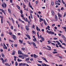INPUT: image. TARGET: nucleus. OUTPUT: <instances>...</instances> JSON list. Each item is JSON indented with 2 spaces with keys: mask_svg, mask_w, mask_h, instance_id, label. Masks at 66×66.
<instances>
[{
  "mask_svg": "<svg viewBox=\"0 0 66 66\" xmlns=\"http://www.w3.org/2000/svg\"><path fill=\"white\" fill-rule=\"evenodd\" d=\"M19 66H25L26 63H19Z\"/></svg>",
  "mask_w": 66,
  "mask_h": 66,
  "instance_id": "nucleus-2",
  "label": "nucleus"
},
{
  "mask_svg": "<svg viewBox=\"0 0 66 66\" xmlns=\"http://www.w3.org/2000/svg\"><path fill=\"white\" fill-rule=\"evenodd\" d=\"M62 2L63 4H65V2H64V1H62Z\"/></svg>",
  "mask_w": 66,
  "mask_h": 66,
  "instance_id": "nucleus-62",
  "label": "nucleus"
},
{
  "mask_svg": "<svg viewBox=\"0 0 66 66\" xmlns=\"http://www.w3.org/2000/svg\"><path fill=\"white\" fill-rule=\"evenodd\" d=\"M62 45H64V46H66V44L65 43H62Z\"/></svg>",
  "mask_w": 66,
  "mask_h": 66,
  "instance_id": "nucleus-57",
  "label": "nucleus"
},
{
  "mask_svg": "<svg viewBox=\"0 0 66 66\" xmlns=\"http://www.w3.org/2000/svg\"><path fill=\"white\" fill-rule=\"evenodd\" d=\"M23 54V53H21V51H20V54Z\"/></svg>",
  "mask_w": 66,
  "mask_h": 66,
  "instance_id": "nucleus-46",
  "label": "nucleus"
},
{
  "mask_svg": "<svg viewBox=\"0 0 66 66\" xmlns=\"http://www.w3.org/2000/svg\"><path fill=\"white\" fill-rule=\"evenodd\" d=\"M37 35L38 39H39V38H40V37H39V35L38 34V32H37Z\"/></svg>",
  "mask_w": 66,
  "mask_h": 66,
  "instance_id": "nucleus-20",
  "label": "nucleus"
},
{
  "mask_svg": "<svg viewBox=\"0 0 66 66\" xmlns=\"http://www.w3.org/2000/svg\"><path fill=\"white\" fill-rule=\"evenodd\" d=\"M62 28L63 29H64V30L66 29V27H62Z\"/></svg>",
  "mask_w": 66,
  "mask_h": 66,
  "instance_id": "nucleus-55",
  "label": "nucleus"
},
{
  "mask_svg": "<svg viewBox=\"0 0 66 66\" xmlns=\"http://www.w3.org/2000/svg\"><path fill=\"white\" fill-rule=\"evenodd\" d=\"M26 35L27 37L29 39H31V38L30 37V36H29L28 35Z\"/></svg>",
  "mask_w": 66,
  "mask_h": 66,
  "instance_id": "nucleus-14",
  "label": "nucleus"
},
{
  "mask_svg": "<svg viewBox=\"0 0 66 66\" xmlns=\"http://www.w3.org/2000/svg\"><path fill=\"white\" fill-rule=\"evenodd\" d=\"M26 29L27 31H28L29 30V27L27 26H26Z\"/></svg>",
  "mask_w": 66,
  "mask_h": 66,
  "instance_id": "nucleus-17",
  "label": "nucleus"
},
{
  "mask_svg": "<svg viewBox=\"0 0 66 66\" xmlns=\"http://www.w3.org/2000/svg\"><path fill=\"white\" fill-rule=\"evenodd\" d=\"M14 60L15 61H16V57L18 58V57H16V56H14Z\"/></svg>",
  "mask_w": 66,
  "mask_h": 66,
  "instance_id": "nucleus-18",
  "label": "nucleus"
},
{
  "mask_svg": "<svg viewBox=\"0 0 66 66\" xmlns=\"http://www.w3.org/2000/svg\"><path fill=\"white\" fill-rule=\"evenodd\" d=\"M62 38L64 39V41L65 42H66V38L65 37V36H64L63 35H62Z\"/></svg>",
  "mask_w": 66,
  "mask_h": 66,
  "instance_id": "nucleus-5",
  "label": "nucleus"
},
{
  "mask_svg": "<svg viewBox=\"0 0 66 66\" xmlns=\"http://www.w3.org/2000/svg\"><path fill=\"white\" fill-rule=\"evenodd\" d=\"M37 65L38 66H42L41 65H40L39 64H38Z\"/></svg>",
  "mask_w": 66,
  "mask_h": 66,
  "instance_id": "nucleus-63",
  "label": "nucleus"
},
{
  "mask_svg": "<svg viewBox=\"0 0 66 66\" xmlns=\"http://www.w3.org/2000/svg\"><path fill=\"white\" fill-rule=\"evenodd\" d=\"M3 51V50L2 49H1V50H0V51L1 52H2Z\"/></svg>",
  "mask_w": 66,
  "mask_h": 66,
  "instance_id": "nucleus-59",
  "label": "nucleus"
},
{
  "mask_svg": "<svg viewBox=\"0 0 66 66\" xmlns=\"http://www.w3.org/2000/svg\"><path fill=\"white\" fill-rule=\"evenodd\" d=\"M51 4L52 5H54V2L53 1H52L51 2Z\"/></svg>",
  "mask_w": 66,
  "mask_h": 66,
  "instance_id": "nucleus-27",
  "label": "nucleus"
},
{
  "mask_svg": "<svg viewBox=\"0 0 66 66\" xmlns=\"http://www.w3.org/2000/svg\"><path fill=\"white\" fill-rule=\"evenodd\" d=\"M17 60H18V61L19 62H21L22 61L21 60H19V59H18Z\"/></svg>",
  "mask_w": 66,
  "mask_h": 66,
  "instance_id": "nucleus-25",
  "label": "nucleus"
},
{
  "mask_svg": "<svg viewBox=\"0 0 66 66\" xmlns=\"http://www.w3.org/2000/svg\"><path fill=\"white\" fill-rule=\"evenodd\" d=\"M16 6L18 7V8L19 10H20V7L19 6H18V5H16Z\"/></svg>",
  "mask_w": 66,
  "mask_h": 66,
  "instance_id": "nucleus-24",
  "label": "nucleus"
},
{
  "mask_svg": "<svg viewBox=\"0 0 66 66\" xmlns=\"http://www.w3.org/2000/svg\"><path fill=\"white\" fill-rule=\"evenodd\" d=\"M10 3H12L13 2V0H10Z\"/></svg>",
  "mask_w": 66,
  "mask_h": 66,
  "instance_id": "nucleus-56",
  "label": "nucleus"
},
{
  "mask_svg": "<svg viewBox=\"0 0 66 66\" xmlns=\"http://www.w3.org/2000/svg\"><path fill=\"white\" fill-rule=\"evenodd\" d=\"M52 53L53 54H55V53H57L56 52H53Z\"/></svg>",
  "mask_w": 66,
  "mask_h": 66,
  "instance_id": "nucleus-31",
  "label": "nucleus"
},
{
  "mask_svg": "<svg viewBox=\"0 0 66 66\" xmlns=\"http://www.w3.org/2000/svg\"><path fill=\"white\" fill-rule=\"evenodd\" d=\"M32 44L33 45V46L34 47H36V44H35V43L34 42H32Z\"/></svg>",
  "mask_w": 66,
  "mask_h": 66,
  "instance_id": "nucleus-6",
  "label": "nucleus"
},
{
  "mask_svg": "<svg viewBox=\"0 0 66 66\" xmlns=\"http://www.w3.org/2000/svg\"><path fill=\"white\" fill-rule=\"evenodd\" d=\"M2 6L3 7H4V8H6V4L5 3V2H3V4L2 5Z\"/></svg>",
  "mask_w": 66,
  "mask_h": 66,
  "instance_id": "nucleus-1",
  "label": "nucleus"
},
{
  "mask_svg": "<svg viewBox=\"0 0 66 66\" xmlns=\"http://www.w3.org/2000/svg\"><path fill=\"white\" fill-rule=\"evenodd\" d=\"M15 66H17L18 65V63L17 62H15Z\"/></svg>",
  "mask_w": 66,
  "mask_h": 66,
  "instance_id": "nucleus-30",
  "label": "nucleus"
},
{
  "mask_svg": "<svg viewBox=\"0 0 66 66\" xmlns=\"http://www.w3.org/2000/svg\"><path fill=\"white\" fill-rule=\"evenodd\" d=\"M23 56L24 57H29V55H25L23 54Z\"/></svg>",
  "mask_w": 66,
  "mask_h": 66,
  "instance_id": "nucleus-13",
  "label": "nucleus"
},
{
  "mask_svg": "<svg viewBox=\"0 0 66 66\" xmlns=\"http://www.w3.org/2000/svg\"><path fill=\"white\" fill-rule=\"evenodd\" d=\"M24 16V15H23L22 14L21 15V17L22 18H24V16Z\"/></svg>",
  "mask_w": 66,
  "mask_h": 66,
  "instance_id": "nucleus-41",
  "label": "nucleus"
},
{
  "mask_svg": "<svg viewBox=\"0 0 66 66\" xmlns=\"http://www.w3.org/2000/svg\"><path fill=\"white\" fill-rule=\"evenodd\" d=\"M22 50H23V51H24V50H25V48L24 47H22Z\"/></svg>",
  "mask_w": 66,
  "mask_h": 66,
  "instance_id": "nucleus-37",
  "label": "nucleus"
},
{
  "mask_svg": "<svg viewBox=\"0 0 66 66\" xmlns=\"http://www.w3.org/2000/svg\"><path fill=\"white\" fill-rule=\"evenodd\" d=\"M55 18L56 21H57V17L56 15H55Z\"/></svg>",
  "mask_w": 66,
  "mask_h": 66,
  "instance_id": "nucleus-9",
  "label": "nucleus"
},
{
  "mask_svg": "<svg viewBox=\"0 0 66 66\" xmlns=\"http://www.w3.org/2000/svg\"><path fill=\"white\" fill-rule=\"evenodd\" d=\"M46 30H47V29H48V30H49V31H50V29L49 28H48V27H46Z\"/></svg>",
  "mask_w": 66,
  "mask_h": 66,
  "instance_id": "nucleus-47",
  "label": "nucleus"
},
{
  "mask_svg": "<svg viewBox=\"0 0 66 66\" xmlns=\"http://www.w3.org/2000/svg\"><path fill=\"white\" fill-rule=\"evenodd\" d=\"M55 4L57 5L58 4V2L57 1H55Z\"/></svg>",
  "mask_w": 66,
  "mask_h": 66,
  "instance_id": "nucleus-26",
  "label": "nucleus"
},
{
  "mask_svg": "<svg viewBox=\"0 0 66 66\" xmlns=\"http://www.w3.org/2000/svg\"><path fill=\"white\" fill-rule=\"evenodd\" d=\"M5 65L6 66V65H7L8 66L9 65V64L8 63H6L5 64Z\"/></svg>",
  "mask_w": 66,
  "mask_h": 66,
  "instance_id": "nucleus-38",
  "label": "nucleus"
},
{
  "mask_svg": "<svg viewBox=\"0 0 66 66\" xmlns=\"http://www.w3.org/2000/svg\"><path fill=\"white\" fill-rule=\"evenodd\" d=\"M65 16H66V13H64V14L63 15V17H65Z\"/></svg>",
  "mask_w": 66,
  "mask_h": 66,
  "instance_id": "nucleus-60",
  "label": "nucleus"
},
{
  "mask_svg": "<svg viewBox=\"0 0 66 66\" xmlns=\"http://www.w3.org/2000/svg\"><path fill=\"white\" fill-rule=\"evenodd\" d=\"M61 10H62V11H63V10H65V9H64V7H62L61 8Z\"/></svg>",
  "mask_w": 66,
  "mask_h": 66,
  "instance_id": "nucleus-48",
  "label": "nucleus"
},
{
  "mask_svg": "<svg viewBox=\"0 0 66 66\" xmlns=\"http://www.w3.org/2000/svg\"><path fill=\"white\" fill-rule=\"evenodd\" d=\"M19 41L20 43H21V44H22V43H23V42H22V41L21 40H19Z\"/></svg>",
  "mask_w": 66,
  "mask_h": 66,
  "instance_id": "nucleus-32",
  "label": "nucleus"
},
{
  "mask_svg": "<svg viewBox=\"0 0 66 66\" xmlns=\"http://www.w3.org/2000/svg\"><path fill=\"white\" fill-rule=\"evenodd\" d=\"M8 11L9 12V13H10V14H11V13H12V12H11V10H10V9H8Z\"/></svg>",
  "mask_w": 66,
  "mask_h": 66,
  "instance_id": "nucleus-12",
  "label": "nucleus"
},
{
  "mask_svg": "<svg viewBox=\"0 0 66 66\" xmlns=\"http://www.w3.org/2000/svg\"><path fill=\"white\" fill-rule=\"evenodd\" d=\"M48 56H50V57H52V55H51V54H49L48 55Z\"/></svg>",
  "mask_w": 66,
  "mask_h": 66,
  "instance_id": "nucleus-40",
  "label": "nucleus"
},
{
  "mask_svg": "<svg viewBox=\"0 0 66 66\" xmlns=\"http://www.w3.org/2000/svg\"><path fill=\"white\" fill-rule=\"evenodd\" d=\"M42 41H44V38L43 37L42 38Z\"/></svg>",
  "mask_w": 66,
  "mask_h": 66,
  "instance_id": "nucleus-51",
  "label": "nucleus"
},
{
  "mask_svg": "<svg viewBox=\"0 0 66 66\" xmlns=\"http://www.w3.org/2000/svg\"><path fill=\"white\" fill-rule=\"evenodd\" d=\"M59 46V47H60V48H63V46H62L61 45H60Z\"/></svg>",
  "mask_w": 66,
  "mask_h": 66,
  "instance_id": "nucleus-33",
  "label": "nucleus"
},
{
  "mask_svg": "<svg viewBox=\"0 0 66 66\" xmlns=\"http://www.w3.org/2000/svg\"><path fill=\"white\" fill-rule=\"evenodd\" d=\"M38 62H39V63H42V61H39L38 60Z\"/></svg>",
  "mask_w": 66,
  "mask_h": 66,
  "instance_id": "nucleus-58",
  "label": "nucleus"
},
{
  "mask_svg": "<svg viewBox=\"0 0 66 66\" xmlns=\"http://www.w3.org/2000/svg\"><path fill=\"white\" fill-rule=\"evenodd\" d=\"M47 47H48V48H50V49H51V48L50 46H47Z\"/></svg>",
  "mask_w": 66,
  "mask_h": 66,
  "instance_id": "nucleus-61",
  "label": "nucleus"
},
{
  "mask_svg": "<svg viewBox=\"0 0 66 66\" xmlns=\"http://www.w3.org/2000/svg\"><path fill=\"white\" fill-rule=\"evenodd\" d=\"M57 39V38H56L55 37L53 38V39H54V40H56V39Z\"/></svg>",
  "mask_w": 66,
  "mask_h": 66,
  "instance_id": "nucleus-45",
  "label": "nucleus"
},
{
  "mask_svg": "<svg viewBox=\"0 0 66 66\" xmlns=\"http://www.w3.org/2000/svg\"><path fill=\"white\" fill-rule=\"evenodd\" d=\"M44 23V24L45 25H47V23L46 22V21H45V20H44V21H43Z\"/></svg>",
  "mask_w": 66,
  "mask_h": 66,
  "instance_id": "nucleus-16",
  "label": "nucleus"
},
{
  "mask_svg": "<svg viewBox=\"0 0 66 66\" xmlns=\"http://www.w3.org/2000/svg\"><path fill=\"white\" fill-rule=\"evenodd\" d=\"M11 28L12 30H13V26H11Z\"/></svg>",
  "mask_w": 66,
  "mask_h": 66,
  "instance_id": "nucleus-43",
  "label": "nucleus"
},
{
  "mask_svg": "<svg viewBox=\"0 0 66 66\" xmlns=\"http://www.w3.org/2000/svg\"><path fill=\"white\" fill-rule=\"evenodd\" d=\"M19 57L20 58L23 57V55H19Z\"/></svg>",
  "mask_w": 66,
  "mask_h": 66,
  "instance_id": "nucleus-15",
  "label": "nucleus"
},
{
  "mask_svg": "<svg viewBox=\"0 0 66 66\" xmlns=\"http://www.w3.org/2000/svg\"><path fill=\"white\" fill-rule=\"evenodd\" d=\"M3 17H2V18L1 19V22L2 23H3Z\"/></svg>",
  "mask_w": 66,
  "mask_h": 66,
  "instance_id": "nucleus-22",
  "label": "nucleus"
},
{
  "mask_svg": "<svg viewBox=\"0 0 66 66\" xmlns=\"http://www.w3.org/2000/svg\"><path fill=\"white\" fill-rule=\"evenodd\" d=\"M14 46L15 47H17V44H14Z\"/></svg>",
  "mask_w": 66,
  "mask_h": 66,
  "instance_id": "nucleus-50",
  "label": "nucleus"
},
{
  "mask_svg": "<svg viewBox=\"0 0 66 66\" xmlns=\"http://www.w3.org/2000/svg\"><path fill=\"white\" fill-rule=\"evenodd\" d=\"M34 57L35 58H36V57H38V55H36L35 54H34L33 55Z\"/></svg>",
  "mask_w": 66,
  "mask_h": 66,
  "instance_id": "nucleus-7",
  "label": "nucleus"
},
{
  "mask_svg": "<svg viewBox=\"0 0 66 66\" xmlns=\"http://www.w3.org/2000/svg\"><path fill=\"white\" fill-rule=\"evenodd\" d=\"M36 29L38 31V27L37 26L36 27Z\"/></svg>",
  "mask_w": 66,
  "mask_h": 66,
  "instance_id": "nucleus-39",
  "label": "nucleus"
},
{
  "mask_svg": "<svg viewBox=\"0 0 66 66\" xmlns=\"http://www.w3.org/2000/svg\"><path fill=\"white\" fill-rule=\"evenodd\" d=\"M25 20L27 22H28V19L27 18H26Z\"/></svg>",
  "mask_w": 66,
  "mask_h": 66,
  "instance_id": "nucleus-64",
  "label": "nucleus"
},
{
  "mask_svg": "<svg viewBox=\"0 0 66 66\" xmlns=\"http://www.w3.org/2000/svg\"><path fill=\"white\" fill-rule=\"evenodd\" d=\"M1 11L3 13H4V14L5 15V12H4V10H2Z\"/></svg>",
  "mask_w": 66,
  "mask_h": 66,
  "instance_id": "nucleus-28",
  "label": "nucleus"
},
{
  "mask_svg": "<svg viewBox=\"0 0 66 66\" xmlns=\"http://www.w3.org/2000/svg\"><path fill=\"white\" fill-rule=\"evenodd\" d=\"M30 12L31 14V13H33V12L31 10H30Z\"/></svg>",
  "mask_w": 66,
  "mask_h": 66,
  "instance_id": "nucleus-54",
  "label": "nucleus"
},
{
  "mask_svg": "<svg viewBox=\"0 0 66 66\" xmlns=\"http://www.w3.org/2000/svg\"><path fill=\"white\" fill-rule=\"evenodd\" d=\"M12 38L14 40H16L17 38H16V36L13 35L12 36Z\"/></svg>",
  "mask_w": 66,
  "mask_h": 66,
  "instance_id": "nucleus-3",
  "label": "nucleus"
},
{
  "mask_svg": "<svg viewBox=\"0 0 66 66\" xmlns=\"http://www.w3.org/2000/svg\"><path fill=\"white\" fill-rule=\"evenodd\" d=\"M43 60H44V61H45L46 62V63H48V61H47V60H46V58L44 57H43Z\"/></svg>",
  "mask_w": 66,
  "mask_h": 66,
  "instance_id": "nucleus-8",
  "label": "nucleus"
},
{
  "mask_svg": "<svg viewBox=\"0 0 66 66\" xmlns=\"http://www.w3.org/2000/svg\"><path fill=\"white\" fill-rule=\"evenodd\" d=\"M58 17H62V15L60 14V13H58Z\"/></svg>",
  "mask_w": 66,
  "mask_h": 66,
  "instance_id": "nucleus-11",
  "label": "nucleus"
},
{
  "mask_svg": "<svg viewBox=\"0 0 66 66\" xmlns=\"http://www.w3.org/2000/svg\"><path fill=\"white\" fill-rule=\"evenodd\" d=\"M20 13L22 14L23 12H22V11L21 10H20Z\"/></svg>",
  "mask_w": 66,
  "mask_h": 66,
  "instance_id": "nucleus-53",
  "label": "nucleus"
},
{
  "mask_svg": "<svg viewBox=\"0 0 66 66\" xmlns=\"http://www.w3.org/2000/svg\"><path fill=\"white\" fill-rule=\"evenodd\" d=\"M36 40H37L36 38H35L34 39H33V41H34V42H35L36 41Z\"/></svg>",
  "mask_w": 66,
  "mask_h": 66,
  "instance_id": "nucleus-29",
  "label": "nucleus"
},
{
  "mask_svg": "<svg viewBox=\"0 0 66 66\" xmlns=\"http://www.w3.org/2000/svg\"><path fill=\"white\" fill-rule=\"evenodd\" d=\"M20 50H18V53L19 54H20Z\"/></svg>",
  "mask_w": 66,
  "mask_h": 66,
  "instance_id": "nucleus-52",
  "label": "nucleus"
},
{
  "mask_svg": "<svg viewBox=\"0 0 66 66\" xmlns=\"http://www.w3.org/2000/svg\"><path fill=\"white\" fill-rule=\"evenodd\" d=\"M59 42H61V43L62 44L63 43V42H62V41L61 40H59Z\"/></svg>",
  "mask_w": 66,
  "mask_h": 66,
  "instance_id": "nucleus-49",
  "label": "nucleus"
},
{
  "mask_svg": "<svg viewBox=\"0 0 66 66\" xmlns=\"http://www.w3.org/2000/svg\"><path fill=\"white\" fill-rule=\"evenodd\" d=\"M48 34H51L53 35V34H54V32H53L50 31L48 32Z\"/></svg>",
  "mask_w": 66,
  "mask_h": 66,
  "instance_id": "nucleus-4",
  "label": "nucleus"
},
{
  "mask_svg": "<svg viewBox=\"0 0 66 66\" xmlns=\"http://www.w3.org/2000/svg\"><path fill=\"white\" fill-rule=\"evenodd\" d=\"M42 66H46L47 65H46V64H45L44 63L43 64H42Z\"/></svg>",
  "mask_w": 66,
  "mask_h": 66,
  "instance_id": "nucleus-36",
  "label": "nucleus"
},
{
  "mask_svg": "<svg viewBox=\"0 0 66 66\" xmlns=\"http://www.w3.org/2000/svg\"><path fill=\"white\" fill-rule=\"evenodd\" d=\"M29 19L30 22H31V17L30 16H29Z\"/></svg>",
  "mask_w": 66,
  "mask_h": 66,
  "instance_id": "nucleus-34",
  "label": "nucleus"
},
{
  "mask_svg": "<svg viewBox=\"0 0 66 66\" xmlns=\"http://www.w3.org/2000/svg\"><path fill=\"white\" fill-rule=\"evenodd\" d=\"M30 16L31 19H33V16H32V15L31 13H30Z\"/></svg>",
  "mask_w": 66,
  "mask_h": 66,
  "instance_id": "nucleus-35",
  "label": "nucleus"
},
{
  "mask_svg": "<svg viewBox=\"0 0 66 66\" xmlns=\"http://www.w3.org/2000/svg\"><path fill=\"white\" fill-rule=\"evenodd\" d=\"M51 13H52V15L53 16H54V11H53V10H52Z\"/></svg>",
  "mask_w": 66,
  "mask_h": 66,
  "instance_id": "nucleus-10",
  "label": "nucleus"
},
{
  "mask_svg": "<svg viewBox=\"0 0 66 66\" xmlns=\"http://www.w3.org/2000/svg\"><path fill=\"white\" fill-rule=\"evenodd\" d=\"M29 6L30 7H31V6H32L31 5V4H30V2H29Z\"/></svg>",
  "mask_w": 66,
  "mask_h": 66,
  "instance_id": "nucleus-42",
  "label": "nucleus"
},
{
  "mask_svg": "<svg viewBox=\"0 0 66 66\" xmlns=\"http://www.w3.org/2000/svg\"><path fill=\"white\" fill-rule=\"evenodd\" d=\"M12 55H14L15 54V51H13L12 53Z\"/></svg>",
  "mask_w": 66,
  "mask_h": 66,
  "instance_id": "nucleus-21",
  "label": "nucleus"
},
{
  "mask_svg": "<svg viewBox=\"0 0 66 66\" xmlns=\"http://www.w3.org/2000/svg\"><path fill=\"white\" fill-rule=\"evenodd\" d=\"M9 34L10 35H12V32H9Z\"/></svg>",
  "mask_w": 66,
  "mask_h": 66,
  "instance_id": "nucleus-44",
  "label": "nucleus"
},
{
  "mask_svg": "<svg viewBox=\"0 0 66 66\" xmlns=\"http://www.w3.org/2000/svg\"><path fill=\"white\" fill-rule=\"evenodd\" d=\"M1 55L3 57H4L5 56L4 55V54L3 53H2L1 54Z\"/></svg>",
  "mask_w": 66,
  "mask_h": 66,
  "instance_id": "nucleus-23",
  "label": "nucleus"
},
{
  "mask_svg": "<svg viewBox=\"0 0 66 66\" xmlns=\"http://www.w3.org/2000/svg\"><path fill=\"white\" fill-rule=\"evenodd\" d=\"M29 60H30V58L29 57L26 59L25 61H29Z\"/></svg>",
  "mask_w": 66,
  "mask_h": 66,
  "instance_id": "nucleus-19",
  "label": "nucleus"
}]
</instances>
